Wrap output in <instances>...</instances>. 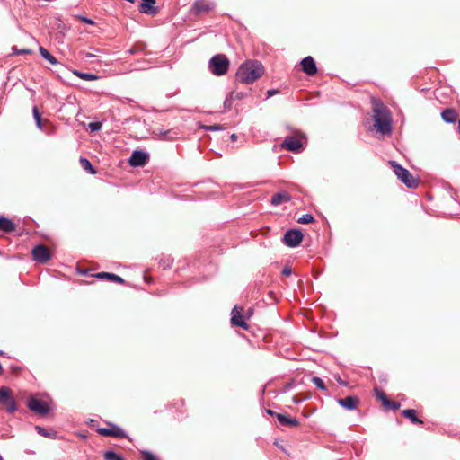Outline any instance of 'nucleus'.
<instances>
[{"label": "nucleus", "mask_w": 460, "mask_h": 460, "mask_svg": "<svg viewBox=\"0 0 460 460\" xmlns=\"http://www.w3.org/2000/svg\"><path fill=\"white\" fill-rule=\"evenodd\" d=\"M443 120L447 123H454L457 119V113L453 109H447L441 112Z\"/></svg>", "instance_id": "19"}, {"label": "nucleus", "mask_w": 460, "mask_h": 460, "mask_svg": "<svg viewBox=\"0 0 460 460\" xmlns=\"http://www.w3.org/2000/svg\"><path fill=\"white\" fill-rule=\"evenodd\" d=\"M0 405H2L8 413H13L17 411L15 400L11 394V390L6 386L0 388Z\"/></svg>", "instance_id": "5"}, {"label": "nucleus", "mask_w": 460, "mask_h": 460, "mask_svg": "<svg viewBox=\"0 0 460 460\" xmlns=\"http://www.w3.org/2000/svg\"><path fill=\"white\" fill-rule=\"evenodd\" d=\"M402 414L409 419L414 424H421L422 421L416 416V411L413 409H406L402 411Z\"/></svg>", "instance_id": "21"}, {"label": "nucleus", "mask_w": 460, "mask_h": 460, "mask_svg": "<svg viewBox=\"0 0 460 460\" xmlns=\"http://www.w3.org/2000/svg\"><path fill=\"white\" fill-rule=\"evenodd\" d=\"M171 131L170 130H167V131H163V130H160L159 132V136L163 138V139H169L171 138Z\"/></svg>", "instance_id": "37"}, {"label": "nucleus", "mask_w": 460, "mask_h": 460, "mask_svg": "<svg viewBox=\"0 0 460 460\" xmlns=\"http://www.w3.org/2000/svg\"><path fill=\"white\" fill-rule=\"evenodd\" d=\"M267 413H268L269 415H271V416H273V415H275V416H276V414H277V413H275L272 410H267Z\"/></svg>", "instance_id": "44"}, {"label": "nucleus", "mask_w": 460, "mask_h": 460, "mask_svg": "<svg viewBox=\"0 0 460 460\" xmlns=\"http://www.w3.org/2000/svg\"><path fill=\"white\" fill-rule=\"evenodd\" d=\"M80 164L83 167V169L84 171L88 172L89 173H91V174H95L96 173V170L93 168V166L92 165L91 162L87 158L81 157L80 158Z\"/></svg>", "instance_id": "24"}, {"label": "nucleus", "mask_w": 460, "mask_h": 460, "mask_svg": "<svg viewBox=\"0 0 460 460\" xmlns=\"http://www.w3.org/2000/svg\"><path fill=\"white\" fill-rule=\"evenodd\" d=\"M293 401L296 402V403H299L301 401L300 400H296V398L294 397L293 398Z\"/></svg>", "instance_id": "48"}, {"label": "nucleus", "mask_w": 460, "mask_h": 460, "mask_svg": "<svg viewBox=\"0 0 460 460\" xmlns=\"http://www.w3.org/2000/svg\"><path fill=\"white\" fill-rule=\"evenodd\" d=\"M173 260L170 257L166 258L165 260H163L160 261V265L163 267V269L170 268L172 264Z\"/></svg>", "instance_id": "34"}, {"label": "nucleus", "mask_w": 460, "mask_h": 460, "mask_svg": "<svg viewBox=\"0 0 460 460\" xmlns=\"http://www.w3.org/2000/svg\"><path fill=\"white\" fill-rule=\"evenodd\" d=\"M214 6L215 4L213 3H205L203 1V13L213 10Z\"/></svg>", "instance_id": "36"}, {"label": "nucleus", "mask_w": 460, "mask_h": 460, "mask_svg": "<svg viewBox=\"0 0 460 460\" xmlns=\"http://www.w3.org/2000/svg\"><path fill=\"white\" fill-rule=\"evenodd\" d=\"M303 240V234L297 229H289L284 235L283 242L288 247H297Z\"/></svg>", "instance_id": "7"}, {"label": "nucleus", "mask_w": 460, "mask_h": 460, "mask_svg": "<svg viewBox=\"0 0 460 460\" xmlns=\"http://www.w3.org/2000/svg\"><path fill=\"white\" fill-rule=\"evenodd\" d=\"M458 130H459V132H460V121H459V123H458Z\"/></svg>", "instance_id": "50"}, {"label": "nucleus", "mask_w": 460, "mask_h": 460, "mask_svg": "<svg viewBox=\"0 0 460 460\" xmlns=\"http://www.w3.org/2000/svg\"><path fill=\"white\" fill-rule=\"evenodd\" d=\"M74 74L77 75L79 78L86 80V81H93L98 79V76L93 74L90 73H84L79 71H74Z\"/></svg>", "instance_id": "27"}, {"label": "nucleus", "mask_w": 460, "mask_h": 460, "mask_svg": "<svg viewBox=\"0 0 460 460\" xmlns=\"http://www.w3.org/2000/svg\"><path fill=\"white\" fill-rule=\"evenodd\" d=\"M376 392L377 398L382 401L384 405L390 404V401L386 398V396L385 395V394L383 392L378 391V390H376Z\"/></svg>", "instance_id": "32"}, {"label": "nucleus", "mask_w": 460, "mask_h": 460, "mask_svg": "<svg viewBox=\"0 0 460 460\" xmlns=\"http://www.w3.org/2000/svg\"><path fill=\"white\" fill-rule=\"evenodd\" d=\"M389 163L394 169V174L408 188L415 189L418 187L419 181L415 179L407 169L398 164L395 161H390Z\"/></svg>", "instance_id": "4"}, {"label": "nucleus", "mask_w": 460, "mask_h": 460, "mask_svg": "<svg viewBox=\"0 0 460 460\" xmlns=\"http://www.w3.org/2000/svg\"><path fill=\"white\" fill-rule=\"evenodd\" d=\"M276 418L278 419L279 422L283 426L296 427L299 425V421L296 418H290L280 413L276 414Z\"/></svg>", "instance_id": "18"}, {"label": "nucleus", "mask_w": 460, "mask_h": 460, "mask_svg": "<svg viewBox=\"0 0 460 460\" xmlns=\"http://www.w3.org/2000/svg\"><path fill=\"white\" fill-rule=\"evenodd\" d=\"M264 72V67L261 62L256 60H247L237 69L236 78L239 82L250 84L259 79Z\"/></svg>", "instance_id": "2"}, {"label": "nucleus", "mask_w": 460, "mask_h": 460, "mask_svg": "<svg viewBox=\"0 0 460 460\" xmlns=\"http://www.w3.org/2000/svg\"><path fill=\"white\" fill-rule=\"evenodd\" d=\"M28 408L34 412L40 414H47L49 411V405L46 402L37 398H30L28 401Z\"/></svg>", "instance_id": "10"}, {"label": "nucleus", "mask_w": 460, "mask_h": 460, "mask_svg": "<svg viewBox=\"0 0 460 460\" xmlns=\"http://www.w3.org/2000/svg\"><path fill=\"white\" fill-rule=\"evenodd\" d=\"M110 428H99L97 432L105 437H113L119 438H128L126 431L121 429L119 426L109 423Z\"/></svg>", "instance_id": "6"}, {"label": "nucleus", "mask_w": 460, "mask_h": 460, "mask_svg": "<svg viewBox=\"0 0 460 460\" xmlns=\"http://www.w3.org/2000/svg\"><path fill=\"white\" fill-rule=\"evenodd\" d=\"M138 6V11L145 14H155L157 8L155 7V0H142Z\"/></svg>", "instance_id": "14"}, {"label": "nucleus", "mask_w": 460, "mask_h": 460, "mask_svg": "<svg viewBox=\"0 0 460 460\" xmlns=\"http://www.w3.org/2000/svg\"><path fill=\"white\" fill-rule=\"evenodd\" d=\"M33 260L39 263H45L50 259L49 249L44 245H37L32 250Z\"/></svg>", "instance_id": "12"}, {"label": "nucleus", "mask_w": 460, "mask_h": 460, "mask_svg": "<svg viewBox=\"0 0 460 460\" xmlns=\"http://www.w3.org/2000/svg\"><path fill=\"white\" fill-rule=\"evenodd\" d=\"M243 311V307L235 305L231 312V323L233 325L239 326L243 330H248L249 325L245 322V316Z\"/></svg>", "instance_id": "8"}, {"label": "nucleus", "mask_w": 460, "mask_h": 460, "mask_svg": "<svg viewBox=\"0 0 460 460\" xmlns=\"http://www.w3.org/2000/svg\"><path fill=\"white\" fill-rule=\"evenodd\" d=\"M337 402L341 407L349 411L355 410L358 404V399L354 396H347L345 398H341L338 399Z\"/></svg>", "instance_id": "15"}, {"label": "nucleus", "mask_w": 460, "mask_h": 460, "mask_svg": "<svg viewBox=\"0 0 460 460\" xmlns=\"http://www.w3.org/2000/svg\"><path fill=\"white\" fill-rule=\"evenodd\" d=\"M246 96L243 92H231L225 101V106L231 105V102L235 100H242Z\"/></svg>", "instance_id": "22"}, {"label": "nucleus", "mask_w": 460, "mask_h": 460, "mask_svg": "<svg viewBox=\"0 0 460 460\" xmlns=\"http://www.w3.org/2000/svg\"><path fill=\"white\" fill-rule=\"evenodd\" d=\"M15 224L7 217H0V230L4 233H12L15 231Z\"/></svg>", "instance_id": "16"}, {"label": "nucleus", "mask_w": 460, "mask_h": 460, "mask_svg": "<svg viewBox=\"0 0 460 460\" xmlns=\"http://www.w3.org/2000/svg\"><path fill=\"white\" fill-rule=\"evenodd\" d=\"M301 66L303 72L307 75H314L317 73L316 64L314 58L310 56L301 60Z\"/></svg>", "instance_id": "13"}, {"label": "nucleus", "mask_w": 460, "mask_h": 460, "mask_svg": "<svg viewBox=\"0 0 460 460\" xmlns=\"http://www.w3.org/2000/svg\"><path fill=\"white\" fill-rule=\"evenodd\" d=\"M314 221V217L311 214H305L297 219L300 224H308Z\"/></svg>", "instance_id": "29"}, {"label": "nucleus", "mask_w": 460, "mask_h": 460, "mask_svg": "<svg viewBox=\"0 0 460 460\" xmlns=\"http://www.w3.org/2000/svg\"><path fill=\"white\" fill-rule=\"evenodd\" d=\"M39 51L40 56L52 65H57L58 62L55 57H53L45 48L40 47Z\"/></svg>", "instance_id": "23"}, {"label": "nucleus", "mask_w": 460, "mask_h": 460, "mask_svg": "<svg viewBox=\"0 0 460 460\" xmlns=\"http://www.w3.org/2000/svg\"><path fill=\"white\" fill-rule=\"evenodd\" d=\"M252 314V308H249L245 313H244V316H245V319H249L251 317V315Z\"/></svg>", "instance_id": "42"}, {"label": "nucleus", "mask_w": 460, "mask_h": 460, "mask_svg": "<svg viewBox=\"0 0 460 460\" xmlns=\"http://www.w3.org/2000/svg\"><path fill=\"white\" fill-rule=\"evenodd\" d=\"M95 277L98 279H106L108 280L114 281L119 284H123L125 282V280L121 277L114 273L99 272L95 275Z\"/></svg>", "instance_id": "20"}, {"label": "nucleus", "mask_w": 460, "mask_h": 460, "mask_svg": "<svg viewBox=\"0 0 460 460\" xmlns=\"http://www.w3.org/2000/svg\"><path fill=\"white\" fill-rule=\"evenodd\" d=\"M32 114H33V118L35 119L37 128L39 129L42 130L43 129V124H42L41 115H40L37 106H34L32 108Z\"/></svg>", "instance_id": "26"}, {"label": "nucleus", "mask_w": 460, "mask_h": 460, "mask_svg": "<svg viewBox=\"0 0 460 460\" xmlns=\"http://www.w3.org/2000/svg\"><path fill=\"white\" fill-rule=\"evenodd\" d=\"M88 128L89 129L92 131V132H95V131H99L102 128V124L100 122H91L89 123L88 125Z\"/></svg>", "instance_id": "33"}, {"label": "nucleus", "mask_w": 460, "mask_h": 460, "mask_svg": "<svg viewBox=\"0 0 460 460\" xmlns=\"http://www.w3.org/2000/svg\"><path fill=\"white\" fill-rule=\"evenodd\" d=\"M281 146L288 151H300L303 146L302 136H292L286 137L282 142Z\"/></svg>", "instance_id": "9"}, {"label": "nucleus", "mask_w": 460, "mask_h": 460, "mask_svg": "<svg viewBox=\"0 0 460 460\" xmlns=\"http://www.w3.org/2000/svg\"><path fill=\"white\" fill-rule=\"evenodd\" d=\"M385 406L388 407V408H392L394 410H398L399 407H400V404L398 402H391L390 401V404L385 405Z\"/></svg>", "instance_id": "40"}, {"label": "nucleus", "mask_w": 460, "mask_h": 460, "mask_svg": "<svg viewBox=\"0 0 460 460\" xmlns=\"http://www.w3.org/2000/svg\"><path fill=\"white\" fill-rule=\"evenodd\" d=\"M374 128L382 135H390L392 132L391 112L380 101L373 100Z\"/></svg>", "instance_id": "1"}, {"label": "nucleus", "mask_w": 460, "mask_h": 460, "mask_svg": "<svg viewBox=\"0 0 460 460\" xmlns=\"http://www.w3.org/2000/svg\"><path fill=\"white\" fill-rule=\"evenodd\" d=\"M291 197L288 192H278L271 197V204L273 206H279L282 203L289 201Z\"/></svg>", "instance_id": "17"}, {"label": "nucleus", "mask_w": 460, "mask_h": 460, "mask_svg": "<svg viewBox=\"0 0 460 460\" xmlns=\"http://www.w3.org/2000/svg\"><path fill=\"white\" fill-rule=\"evenodd\" d=\"M194 8H195V10H196V12H197V13L201 12V5H200V4H199V0H197V1L195 2Z\"/></svg>", "instance_id": "41"}, {"label": "nucleus", "mask_w": 460, "mask_h": 460, "mask_svg": "<svg viewBox=\"0 0 460 460\" xmlns=\"http://www.w3.org/2000/svg\"><path fill=\"white\" fill-rule=\"evenodd\" d=\"M203 130H223V127L221 125L216 124L213 126H205L202 127Z\"/></svg>", "instance_id": "35"}, {"label": "nucleus", "mask_w": 460, "mask_h": 460, "mask_svg": "<svg viewBox=\"0 0 460 460\" xmlns=\"http://www.w3.org/2000/svg\"><path fill=\"white\" fill-rule=\"evenodd\" d=\"M38 434L46 438H51V433L40 426H35Z\"/></svg>", "instance_id": "30"}, {"label": "nucleus", "mask_w": 460, "mask_h": 460, "mask_svg": "<svg viewBox=\"0 0 460 460\" xmlns=\"http://www.w3.org/2000/svg\"><path fill=\"white\" fill-rule=\"evenodd\" d=\"M231 139H232L233 141H235V140L237 139V136H236L235 134H232V135H231Z\"/></svg>", "instance_id": "45"}, {"label": "nucleus", "mask_w": 460, "mask_h": 460, "mask_svg": "<svg viewBox=\"0 0 460 460\" xmlns=\"http://www.w3.org/2000/svg\"><path fill=\"white\" fill-rule=\"evenodd\" d=\"M93 57H94V55L90 54V53L86 54V58H93Z\"/></svg>", "instance_id": "47"}, {"label": "nucleus", "mask_w": 460, "mask_h": 460, "mask_svg": "<svg viewBox=\"0 0 460 460\" xmlns=\"http://www.w3.org/2000/svg\"><path fill=\"white\" fill-rule=\"evenodd\" d=\"M143 460H159L155 455H153L150 451L145 450L142 451Z\"/></svg>", "instance_id": "31"}, {"label": "nucleus", "mask_w": 460, "mask_h": 460, "mask_svg": "<svg viewBox=\"0 0 460 460\" xmlns=\"http://www.w3.org/2000/svg\"><path fill=\"white\" fill-rule=\"evenodd\" d=\"M198 127H199V128H201V123H200V122H199V123H198Z\"/></svg>", "instance_id": "49"}, {"label": "nucleus", "mask_w": 460, "mask_h": 460, "mask_svg": "<svg viewBox=\"0 0 460 460\" xmlns=\"http://www.w3.org/2000/svg\"><path fill=\"white\" fill-rule=\"evenodd\" d=\"M0 460H2V456H0Z\"/></svg>", "instance_id": "51"}, {"label": "nucleus", "mask_w": 460, "mask_h": 460, "mask_svg": "<svg viewBox=\"0 0 460 460\" xmlns=\"http://www.w3.org/2000/svg\"><path fill=\"white\" fill-rule=\"evenodd\" d=\"M78 19L87 24L93 25L94 23V22L92 19L84 17V16H78Z\"/></svg>", "instance_id": "38"}, {"label": "nucleus", "mask_w": 460, "mask_h": 460, "mask_svg": "<svg viewBox=\"0 0 460 460\" xmlns=\"http://www.w3.org/2000/svg\"><path fill=\"white\" fill-rule=\"evenodd\" d=\"M312 382H313V384H314V385L318 389H320V390H322V391H326V386H325V385H324L323 381L320 377H318V376H314V377L312 378Z\"/></svg>", "instance_id": "28"}, {"label": "nucleus", "mask_w": 460, "mask_h": 460, "mask_svg": "<svg viewBox=\"0 0 460 460\" xmlns=\"http://www.w3.org/2000/svg\"><path fill=\"white\" fill-rule=\"evenodd\" d=\"M149 159V155L141 150H134L129 158V164L132 166H143L145 165Z\"/></svg>", "instance_id": "11"}, {"label": "nucleus", "mask_w": 460, "mask_h": 460, "mask_svg": "<svg viewBox=\"0 0 460 460\" xmlns=\"http://www.w3.org/2000/svg\"><path fill=\"white\" fill-rule=\"evenodd\" d=\"M229 65V59L226 55L217 54L209 60L208 69L214 75L221 76L227 73Z\"/></svg>", "instance_id": "3"}, {"label": "nucleus", "mask_w": 460, "mask_h": 460, "mask_svg": "<svg viewBox=\"0 0 460 460\" xmlns=\"http://www.w3.org/2000/svg\"><path fill=\"white\" fill-rule=\"evenodd\" d=\"M278 91L277 90H268L267 92V97H271L272 95H274L275 93H277Z\"/></svg>", "instance_id": "43"}, {"label": "nucleus", "mask_w": 460, "mask_h": 460, "mask_svg": "<svg viewBox=\"0 0 460 460\" xmlns=\"http://www.w3.org/2000/svg\"><path fill=\"white\" fill-rule=\"evenodd\" d=\"M104 460H125L122 456L117 454L113 450H106L103 452Z\"/></svg>", "instance_id": "25"}, {"label": "nucleus", "mask_w": 460, "mask_h": 460, "mask_svg": "<svg viewBox=\"0 0 460 460\" xmlns=\"http://www.w3.org/2000/svg\"><path fill=\"white\" fill-rule=\"evenodd\" d=\"M336 380H337L340 384H341V385H345V383H343V382L341 381V377H340V376H338V377L336 378Z\"/></svg>", "instance_id": "46"}, {"label": "nucleus", "mask_w": 460, "mask_h": 460, "mask_svg": "<svg viewBox=\"0 0 460 460\" xmlns=\"http://www.w3.org/2000/svg\"><path fill=\"white\" fill-rule=\"evenodd\" d=\"M282 274L286 276H290L292 274V269L288 266H286L282 270Z\"/></svg>", "instance_id": "39"}]
</instances>
